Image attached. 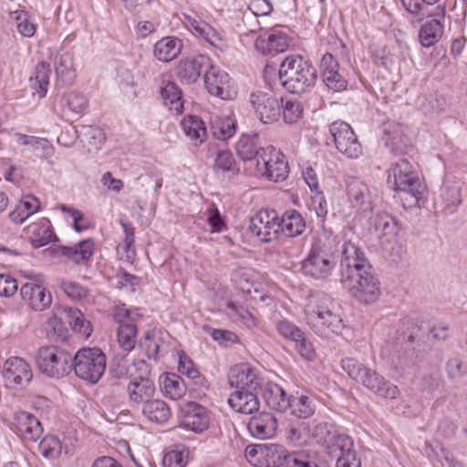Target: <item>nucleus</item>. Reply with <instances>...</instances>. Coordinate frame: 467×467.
I'll return each mask as SVG.
<instances>
[{
  "label": "nucleus",
  "instance_id": "1",
  "mask_svg": "<svg viewBox=\"0 0 467 467\" xmlns=\"http://www.w3.org/2000/svg\"><path fill=\"white\" fill-rule=\"evenodd\" d=\"M341 254L340 282L343 286L360 303L371 304L377 301L381 294L380 283L364 253L355 244L346 242Z\"/></svg>",
  "mask_w": 467,
  "mask_h": 467
},
{
  "label": "nucleus",
  "instance_id": "2",
  "mask_svg": "<svg viewBox=\"0 0 467 467\" xmlns=\"http://www.w3.org/2000/svg\"><path fill=\"white\" fill-rule=\"evenodd\" d=\"M279 78L288 92L301 94L315 86L317 73L303 57L290 56L280 66Z\"/></svg>",
  "mask_w": 467,
  "mask_h": 467
},
{
  "label": "nucleus",
  "instance_id": "3",
  "mask_svg": "<svg viewBox=\"0 0 467 467\" xmlns=\"http://www.w3.org/2000/svg\"><path fill=\"white\" fill-rule=\"evenodd\" d=\"M343 369L356 381L368 389L385 399H396L400 389L377 371L365 367L355 358H345L341 362Z\"/></svg>",
  "mask_w": 467,
  "mask_h": 467
},
{
  "label": "nucleus",
  "instance_id": "4",
  "mask_svg": "<svg viewBox=\"0 0 467 467\" xmlns=\"http://www.w3.org/2000/svg\"><path fill=\"white\" fill-rule=\"evenodd\" d=\"M112 318L119 325L117 340L119 347L126 352L131 351L137 343V323L142 315L137 308H129L123 303L116 304L112 307Z\"/></svg>",
  "mask_w": 467,
  "mask_h": 467
},
{
  "label": "nucleus",
  "instance_id": "5",
  "mask_svg": "<svg viewBox=\"0 0 467 467\" xmlns=\"http://www.w3.org/2000/svg\"><path fill=\"white\" fill-rule=\"evenodd\" d=\"M73 356L57 346L38 349L36 362L39 370L50 378H62L72 368Z\"/></svg>",
  "mask_w": 467,
  "mask_h": 467
},
{
  "label": "nucleus",
  "instance_id": "6",
  "mask_svg": "<svg viewBox=\"0 0 467 467\" xmlns=\"http://www.w3.org/2000/svg\"><path fill=\"white\" fill-rule=\"evenodd\" d=\"M72 368L78 378L96 383L105 372L106 356L98 348H82L74 356Z\"/></svg>",
  "mask_w": 467,
  "mask_h": 467
},
{
  "label": "nucleus",
  "instance_id": "7",
  "mask_svg": "<svg viewBox=\"0 0 467 467\" xmlns=\"http://www.w3.org/2000/svg\"><path fill=\"white\" fill-rule=\"evenodd\" d=\"M388 172V183L394 191L410 194L415 202L420 199L421 182L406 159L393 163Z\"/></svg>",
  "mask_w": 467,
  "mask_h": 467
},
{
  "label": "nucleus",
  "instance_id": "8",
  "mask_svg": "<svg viewBox=\"0 0 467 467\" xmlns=\"http://www.w3.org/2000/svg\"><path fill=\"white\" fill-rule=\"evenodd\" d=\"M289 452L279 444H254L245 448L247 461L257 467H281Z\"/></svg>",
  "mask_w": 467,
  "mask_h": 467
},
{
  "label": "nucleus",
  "instance_id": "9",
  "mask_svg": "<svg viewBox=\"0 0 467 467\" xmlns=\"http://www.w3.org/2000/svg\"><path fill=\"white\" fill-rule=\"evenodd\" d=\"M337 150L348 159H358L362 155V146L353 129L347 122L335 121L329 126Z\"/></svg>",
  "mask_w": 467,
  "mask_h": 467
},
{
  "label": "nucleus",
  "instance_id": "10",
  "mask_svg": "<svg viewBox=\"0 0 467 467\" xmlns=\"http://www.w3.org/2000/svg\"><path fill=\"white\" fill-rule=\"evenodd\" d=\"M308 324L321 337L337 334L344 327L343 319L335 311V306L319 305L316 311L307 316Z\"/></svg>",
  "mask_w": 467,
  "mask_h": 467
},
{
  "label": "nucleus",
  "instance_id": "11",
  "mask_svg": "<svg viewBox=\"0 0 467 467\" xmlns=\"http://www.w3.org/2000/svg\"><path fill=\"white\" fill-rule=\"evenodd\" d=\"M262 156L255 163V169L259 174L275 182H283L287 178L289 167L284 154L269 147Z\"/></svg>",
  "mask_w": 467,
  "mask_h": 467
},
{
  "label": "nucleus",
  "instance_id": "12",
  "mask_svg": "<svg viewBox=\"0 0 467 467\" xmlns=\"http://www.w3.org/2000/svg\"><path fill=\"white\" fill-rule=\"evenodd\" d=\"M228 382L232 388L257 392L265 383L260 371L248 363L237 364L228 373Z\"/></svg>",
  "mask_w": 467,
  "mask_h": 467
},
{
  "label": "nucleus",
  "instance_id": "13",
  "mask_svg": "<svg viewBox=\"0 0 467 467\" xmlns=\"http://www.w3.org/2000/svg\"><path fill=\"white\" fill-rule=\"evenodd\" d=\"M253 106L259 120L265 124L276 122L281 116L282 99L271 93L257 91L250 96Z\"/></svg>",
  "mask_w": 467,
  "mask_h": 467
},
{
  "label": "nucleus",
  "instance_id": "14",
  "mask_svg": "<svg viewBox=\"0 0 467 467\" xmlns=\"http://www.w3.org/2000/svg\"><path fill=\"white\" fill-rule=\"evenodd\" d=\"M249 231L263 243L276 239L280 232L277 213L275 211H259L251 218Z\"/></svg>",
  "mask_w": 467,
  "mask_h": 467
},
{
  "label": "nucleus",
  "instance_id": "15",
  "mask_svg": "<svg viewBox=\"0 0 467 467\" xmlns=\"http://www.w3.org/2000/svg\"><path fill=\"white\" fill-rule=\"evenodd\" d=\"M203 78L205 87L211 95L224 100L233 99L235 97L236 92L231 85L229 75L224 70L211 64Z\"/></svg>",
  "mask_w": 467,
  "mask_h": 467
},
{
  "label": "nucleus",
  "instance_id": "16",
  "mask_svg": "<svg viewBox=\"0 0 467 467\" xmlns=\"http://www.w3.org/2000/svg\"><path fill=\"white\" fill-rule=\"evenodd\" d=\"M211 67V59L205 55H198L192 58L182 59L176 67L177 78L185 84L198 80L202 72Z\"/></svg>",
  "mask_w": 467,
  "mask_h": 467
},
{
  "label": "nucleus",
  "instance_id": "17",
  "mask_svg": "<svg viewBox=\"0 0 467 467\" xmlns=\"http://www.w3.org/2000/svg\"><path fill=\"white\" fill-rule=\"evenodd\" d=\"M13 428L24 440L36 441L43 433L39 420L26 411H17L14 414Z\"/></svg>",
  "mask_w": 467,
  "mask_h": 467
},
{
  "label": "nucleus",
  "instance_id": "18",
  "mask_svg": "<svg viewBox=\"0 0 467 467\" xmlns=\"http://www.w3.org/2000/svg\"><path fill=\"white\" fill-rule=\"evenodd\" d=\"M336 265V258L308 253L302 262V270L306 275L326 279L332 274Z\"/></svg>",
  "mask_w": 467,
  "mask_h": 467
},
{
  "label": "nucleus",
  "instance_id": "19",
  "mask_svg": "<svg viewBox=\"0 0 467 467\" xmlns=\"http://www.w3.org/2000/svg\"><path fill=\"white\" fill-rule=\"evenodd\" d=\"M20 295L23 301L35 311H44L52 303V296L40 284L26 283L22 285Z\"/></svg>",
  "mask_w": 467,
  "mask_h": 467
},
{
  "label": "nucleus",
  "instance_id": "20",
  "mask_svg": "<svg viewBox=\"0 0 467 467\" xmlns=\"http://www.w3.org/2000/svg\"><path fill=\"white\" fill-rule=\"evenodd\" d=\"M182 425L194 432H202L209 426L207 410L195 402H188L182 410Z\"/></svg>",
  "mask_w": 467,
  "mask_h": 467
},
{
  "label": "nucleus",
  "instance_id": "21",
  "mask_svg": "<svg viewBox=\"0 0 467 467\" xmlns=\"http://www.w3.org/2000/svg\"><path fill=\"white\" fill-rule=\"evenodd\" d=\"M2 374L6 384L10 385H23L32 379L29 364L17 357H13L5 362Z\"/></svg>",
  "mask_w": 467,
  "mask_h": 467
},
{
  "label": "nucleus",
  "instance_id": "22",
  "mask_svg": "<svg viewBox=\"0 0 467 467\" xmlns=\"http://www.w3.org/2000/svg\"><path fill=\"white\" fill-rule=\"evenodd\" d=\"M290 46L288 36L280 31L273 30L268 36H259L254 42L255 48L265 56H275L285 52Z\"/></svg>",
  "mask_w": 467,
  "mask_h": 467
},
{
  "label": "nucleus",
  "instance_id": "23",
  "mask_svg": "<svg viewBox=\"0 0 467 467\" xmlns=\"http://www.w3.org/2000/svg\"><path fill=\"white\" fill-rule=\"evenodd\" d=\"M57 315L60 320L68 323L74 332L88 337L92 333V327L88 320L84 317L83 313L76 308L67 306H57Z\"/></svg>",
  "mask_w": 467,
  "mask_h": 467
},
{
  "label": "nucleus",
  "instance_id": "24",
  "mask_svg": "<svg viewBox=\"0 0 467 467\" xmlns=\"http://www.w3.org/2000/svg\"><path fill=\"white\" fill-rule=\"evenodd\" d=\"M247 429L251 435L257 439L272 438L277 429L276 418L269 412H262L257 416H253L247 424Z\"/></svg>",
  "mask_w": 467,
  "mask_h": 467
},
{
  "label": "nucleus",
  "instance_id": "25",
  "mask_svg": "<svg viewBox=\"0 0 467 467\" xmlns=\"http://www.w3.org/2000/svg\"><path fill=\"white\" fill-rule=\"evenodd\" d=\"M130 401L145 405L155 394V385L149 378H131L127 386Z\"/></svg>",
  "mask_w": 467,
  "mask_h": 467
},
{
  "label": "nucleus",
  "instance_id": "26",
  "mask_svg": "<svg viewBox=\"0 0 467 467\" xmlns=\"http://www.w3.org/2000/svg\"><path fill=\"white\" fill-rule=\"evenodd\" d=\"M26 232L32 246L35 248L45 246L57 240L52 230L51 223L47 218H42L38 222L29 224Z\"/></svg>",
  "mask_w": 467,
  "mask_h": 467
},
{
  "label": "nucleus",
  "instance_id": "27",
  "mask_svg": "<svg viewBox=\"0 0 467 467\" xmlns=\"http://www.w3.org/2000/svg\"><path fill=\"white\" fill-rule=\"evenodd\" d=\"M228 405L236 412L252 414L259 409L257 392L236 389L230 395Z\"/></svg>",
  "mask_w": 467,
  "mask_h": 467
},
{
  "label": "nucleus",
  "instance_id": "28",
  "mask_svg": "<svg viewBox=\"0 0 467 467\" xmlns=\"http://www.w3.org/2000/svg\"><path fill=\"white\" fill-rule=\"evenodd\" d=\"M259 138L257 135H243L236 143L235 149L237 155L244 161H253L254 164L260 160L267 150L259 146Z\"/></svg>",
  "mask_w": 467,
  "mask_h": 467
},
{
  "label": "nucleus",
  "instance_id": "29",
  "mask_svg": "<svg viewBox=\"0 0 467 467\" xmlns=\"http://www.w3.org/2000/svg\"><path fill=\"white\" fill-rule=\"evenodd\" d=\"M370 227L379 237H395L400 231L397 219L387 212H379L370 218Z\"/></svg>",
  "mask_w": 467,
  "mask_h": 467
},
{
  "label": "nucleus",
  "instance_id": "30",
  "mask_svg": "<svg viewBox=\"0 0 467 467\" xmlns=\"http://www.w3.org/2000/svg\"><path fill=\"white\" fill-rule=\"evenodd\" d=\"M263 388V398L269 408L281 412L288 410L290 398L279 385L266 382Z\"/></svg>",
  "mask_w": 467,
  "mask_h": 467
},
{
  "label": "nucleus",
  "instance_id": "31",
  "mask_svg": "<svg viewBox=\"0 0 467 467\" xmlns=\"http://www.w3.org/2000/svg\"><path fill=\"white\" fill-rule=\"evenodd\" d=\"M337 237L329 230L323 228L317 233L309 253L336 258Z\"/></svg>",
  "mask_w": 467,
  "mask_h": 467
},
{
  "label": "nucleus",
  "instance_id": "32",
  "mask_svg": "<svg viewBox=\"0 0 467 467\" xmlns=\"http://www.w3.org/2000/svg\"><path fill=\"white\" fill-rule=\"evenodd\" d=\"M280 231L288 237L302 234L306 229V222L296 210L286 211L282 218L278 217Z\"/></svg>",
  "mask_w": 467,
  "mask_h": 467
},
{
  "label": "nucleus",
  "instance_id": "33",
  "mask_svg": "<svg viewBox=\"0 0 467 467\" xmlns=\"http://www.w3.org/2000/svg\"><path fill=\"white\" fill-rule=\"evenodd\" d=\"M325 450L331 459L337 461L354 451L353 441L345 434H333L325 441Z\"/></svg>",
  "mask_w": 467,
  "mask_h": 467
},
{
  "label": "nucleus",
  "instance_id": "34",
  "mask_svg": "<svg viewBox=\"0 0 467 467\" xmlns=\"http://www.w3.org/2000/svg\"><path fill=\"white\" fill-rule=\"evenodd\" d=\"M182 41L173 36L164 37L154 46V56L162 62H169L176 58L182 50Z\"/></svg>",
  "mask_w": 467,
  "mask_h": 467
},
{
  "label": "nucleus",
  "instance_id": "35",
  "mask_svg": "<svg viewBox=\"0 0 467 467\" xmlns=\"http://www.w3.org/2000/svg\"><path fill=\"white\" fill-rule=\"evenodd\" d=\"M93 246L94 243L92 240L88 239L79 242L74 247L61 246L59 247V251L64 256L80 265L86 264L92 256L94 252Z\"/></svg>",
  "mask_w": 467,
  "mask_h": 467
},
{
  "label": "nucleus",
  "instance_id": "36",
  "mask_svg": "<svg viewBox=\"0 0 467 467\" xmlns=\"http://www.w3.org/2000/svg\"><path fill=\"white\" fill-rule=\"evenodd\" d=\"M51 69L49 65L44 61L39 62L36 67L33 76L30 77V87L34 89L33 94L39 98L46 96Z\"/></svg>",
  "mask_w": 467,
  "mask_h": 467
},
{
  "label": "nucleus",
  "instance_id": "37",
  "mask_svg": "<svg viewBox=\"0 0 467 467\" xmlns=\"http://www.w3.org/2000/svg\"><path fill=\"white\" fill-rule=\"evenodd\" d=\"M142 412L150 420L157 423H164L171 416L170 407L161 400L150 399L143 405Z\"/></svg>",
  "mask_w": 467,
  "mask_h": 467
},
{
  "label": "nucleus",
  "instance_id": "38",
  "mask_svg": "<svg viewBox=\"0 0 467 467\" xmlns=\"http://www.w3.org/2000/svg\"><path fill=\"white\" fill-rule=\"evenodd\" d=\"M182 127L186 136L195 145L202 143L206 138L204 122L197 116H188L182 120Z\"/></svg>",
  "mask_w": 467,
  "mask_h": 467
},
{
  "label": "nucleus",
  "instance_id": "39",
  "mask_svg": "<svg viewBox=\"0 0 467 467\" xmlns=\"http://www.w3.org/2000/svg\"><path fill=\"white\" fill-rule=\"evenodd\" d=\"M160 385L164 395L171 400L184 396L186 386L183 379L176 374H167L161 378Z\"/></svg>",
  "mask_w": 467,
  "mask_h": 467
},
{
  "label": "nucleus",
  "instance_id": "40",
  "mask_svg": "<svg viewBox=\"0 0 467 467\" xmlns=\"http://www.w3.org/2000/svg\"><path fill=\"white\" fill-rule=\"evenodd\" d=\"M55 70L57 78L66 85H71L75 79L73 59L70 54H57L55 57Z\"/></svg>",
  "mask_w": 467,
  "mask_h": 467
},
{
  "label": "nucleus",
  "instance_id": "41",
  "mask_svg": "<svg viewBox=\"0 0 467 467\" xmlns=\"http://www.w3.org/2000/svg\"><path fill=\"white\" fill-rule=\"evenodd\" d=\"M288 410H290L293 415L301 419H306L315 412V400L306 395L290 398Z\"/></svg>",
  "mask_w": 467,
  "mask_h": 467
},
{
  "label": "nucleus",
  "instance_id": "42",
  "mask_svg": "<svg viewBox=\"0 0 467 467\" xmlns=\"http://www.w3.org/2000/svg\"><path fill=\"white\" fill-rule=\"evenodd\" d=\"M442 35L441 22L433 18L426 22L420 30V40L422 46L431 47L435 44Z\"/></svg>",
  "mask_w": 467,
  "mask_h": 467
},
{
  "label": "nucleus",
  "instance_id": "43",
  "mask_svg": "<svg viewBox=\"0 0 467 467\" xmlns=\"http://www.w3.org/2000/svg\"><path fill=\"white\" fill-rule=\"evenodd\" d=\"M317 455L309 451L289 452L281 467H318L316 462Z\"/></svg>",
  "mask_w": 467,
  "mask_h": 467
},
{
  "label": "nucleus",
  "instance_id": "44",
  "mask_svg": "<svg viewBox=\"0 0 467 467\" xmlns=\"http://www.w3.org/2000/svg\"><path fill=\"white\" fill-rule=\"evenodd\" d=\"M211 129L215 138L225 140L234 136L236 125L235 121L230 117L215 118L211 122Z\"/></svg>",
  "mask_w": 467,
  "mask_h": 467
},
{
  "label": "nucleus",
  "instance_id": "45",
  "mask_svg": "<svg viewBox=\"0 0 467 467\" xmlns=\"http://www.w3.org/2000/svg\"><path fill=\"white\" fill-rule=\"evenodd\" d=\"M161 95L167 106L171 109L181 112L182 109V91L178 88L175 83L168 81L161 88Z\"/></svg>",
  "mask_w": 467,
  "mask_h": 467
},
{
  "label": "nucleus",
  "instance_id": "46",
  "mask_svg": "<svg viewBox=\"0 0 467 467\" xmlns=\"http://www.w3.org/2000/svg\"><path fill=\"white\" fill-rule=\"evenodd\" d=\"M348 194L356 206L363 207L368 203V189L358 179H353L348 182Z\"/></svg>",
  "mask_w": 467,
  "mask_h": 467
},
{
  "label": "nucleus",
  "instance_id": "47",
  "mask_svg": "<svg viewBox=\"0 0 467 467\" xmlns=\"http://www.w3.org/2000/svg\"><path fill=\"white\" fill-rule=\"evenodd\" d=\"M79 137L83 143L88 145V150H98L105 140L103 131L92 126H84L79 131Z\"/></svg>",
  "mask_w": 467,
  "mask_h": 467
},
{
  "label": "nucleus",
  "instance_id": "48",
  "mask_svg": "<svg viewBox=\"0 0 467 467\" xmlns=\"http://www.w3.org/2000/svg\"><path fill=\"white\" fill-rule=\"evenodd\" d=\"M404 8L411 15L420 17L422 20L424 16H431L430 6L435 5L440 0H400Z\"/></svg>",
  "mask_w": 467,
  "mask_h": 467
},
{
  "label": "nucleus",
  "instance_id": "49",
  "mask_svg": "<svg viewBox=\"0 0 467 467\" xmlns=\"http://www.w3.org/2000/svg\"><path fill=\"white\" fill-rule=\"evenodd\" d=\"M383 140H385V144L390 147L396 153H403L406 151L405 149L407 146L403 141L404 137L399 127L385 128Z\"/></svg>",
  "mask_w": 467,
  "mask_h": 467
},
{
  "label": "nucleus",
  "instance_id": "50",
  "mask_svg": "<svg viewBox=\"0 0 467 467\" xmlns=\"http://www.w3.org/2000/svg\"><path fill=\"white\" fill-rule=\"evenodd\" d=\"M283 120L285 123L293 124L297 122L303 115V106L300 101L296 99H282Z\"/></svg>",
  "mask_w": 467,
  "mask_h": 467
},
{
  "label": "nucleus",
  "instance_id": "51",
  "mask_svg": "<svg viewBox=\"0 0 467 467\" xmlns=\"http://www.w3.org/2000/svg\"><path fill=\"white\" fill-rule=\"evenodd\" d=\"M12 20L16 21L17 31L26 37L33 36L36 33V26L28 19V15L23 10H16L10 13Z\"/></svg>",
  "mask_w": 467,
  "mask_h": 467
},
{
  "label": "nucleus",
  "instance_id": "52",
  "mask_svg": "<svg viewBox=\"0 0 467 467\" xmlns=\"http://www.w3.org/2000/svg\"><path fill=\"white\" fill-rule=\"evenodd\" d=\"M275 328L282 337L293 342L299 340L304 333L296 325L287 319L275 321Z\"/></svg>",
  "mask_w": 467,
  "mask_h": 467
},
{
  "label": "nucleus",
  "instance_id": "53",
  "mask_svg": "<svg viewBox=\"0 0 467 467\" xmlns=\"http://www.w3.org/2000/svg\"><path fill=\"white\" fill-rule=\"evenodd\" d=\"M39 449L45 457L56 458L62 451V444L57 436L47 435L40 441Z\"/></svg>",
  "mask_w": 467,
  "mask_h": 467
},
{
  "label": "nucleus",
  "instance_id": "54",
  "mask_svg": "<svg viewBox=\"0 0 467 467\" xmlns=\"http://www.w3.org/2000/svg\"><path fill=\"white\" fill-rule=\"evenodd\" d=\"M119 223L125 233V238L123 242L119 244L118 249L122 250L126 254L127 259L130 260L135 254V251L133 249L135 240L134 228L130 223H125L122 220Z\"/></svg>",
  "mask_w": 467,
  "mask_h": 467
},
{
  "label": "nucleus",
  "instance_id": "55",
  "mask_svg": "<svg viewBox=\"0 0 467 467\" xmlns=\"http://www.w3.org/2000/svg\"><path fill=\"white\" fill-rule=\"evenodd\" d=\"M189 451L185 449L167 451L162 459L163 467H184L188 461Z\"/></svg>",
  "mask_w": 467,
  "mask_h": 467
},
{
  "label": "nucleus",
  "instance_id": "56",
  "mask_svg": "<svg viewBox=\"0 0 467 467\" xmlns=\"http://www.w3.org/2000/svg\"><path fill=\"white\" fill-rule=\"evenodd\" d=\"M249 10V13L244 15V22L254 21L257 16H268L273 8L271 4L266 0H254Z\"/></svg>",
  "mask_w": 467,
  "mask_h": 467
},
{
  "label": "nucleus",
  "instance_id": "57",
  "mask_svg": "<svg viewBox=\"0 0 467 467\" xmlns=\"http://www.w3.org/2000/svg\"><path fill=\"white\" fill-rule=\"evenodd\" d=\"M59 287L72 300H81L88 295V290L77 282L61 280Z\"/></svg>",
  "mask_w": 467,
  "mask_h": 467
},
{
  "label": "nucleus",
  "instance_id": "58",
  "mask_svg": "<svg viewBox=\"0 0 467 467\" xmlns=\"http://www.w3.org/2000/svg\"><path fill=\"white\" fill-rule=\"evenodd\" d=\"M201 36L203 37L211 46L223 51L227 48L228 45L226 40L220 36L210 25H202Z\"/></svg>",
  "mask_w": 467,
  "mask_h": 467
},
{
  "label": "nucleus",
  "instance_id": "59",
  "mask_svg": "<svg viewBox=\"0 0 467 467\" xmlns=\"http://www.w3.org/2000/svg\"><path fill=\"white\" fill-rule=\"evenodd\" d=\"M227 308L231 310L230 315L235 321H239L248 327L255 326V318L247 309L232 302L227 303Z\"/></svg>",
  "mask_w": 467,
  "mask_h": 467
},
{
  "label": "nucleus",
  "instance_id": "60",
  "mask_svg": "<svg viewBox=\"0 0 467 467\" xmlns=\"http://www.w3.org/2000/svg\"><path fill=\"white\" fill-rule=\"evenodd\" d=\"M214 169L223 172L232 171L236 173L237 170L235 169V161L233 154L229 150L219 151L215 158Z\"/></svg>",
  "mask_w": 467,
  "mask_h": 467
},
{
  "label": "nucleus",
  "instance_id": "61",
  "mask_svg": "<svg viewBox=\"0 0 467 467\" xmlns=\"http://www.w3.org/2000/svg\"><path fill=\"white\" fill-rule=\"evenodd\" d=\"M139 347L144 351V354L149 358L157 359L160 346L154 337V335L147 331L143 337L139 341Z\"/></svg>",
  "mask_w": 467,
  "mask_h": 467
},
{
  "label": "nucleus",
  "instance_id": "62",
  "mask_svg": "<svg viewBox=\"0 0 467 467\" xmlns=\"http://www.w3.org/2000/svg\"><path fill=\"white\" fill-rule=\"evenodd\" d=\"M61 211L67 213L73 218V226L77 232H81L89 227V222L84 217V214L73 207L62 204Z\"/></svg>",
  "mask_w": 467,
  "mask_h": 467
},
{
  "label": "nucleus",
  "instance_id": "63",
  "mask_svg": "<svg viewBox=\"0 0 467 467\" xmlns=\"http://www.w3.org/2000/svg\"><path fill=\"white\" fill-rule=\"evenodd\" d=\"M323 78L327 88L334 89L335 91L343 90L347 88V81L338 73V69L334 71L329 70L324 73Z\"/></svg>",
  "mask_w": 467,
  "mask_h": 467
},
{
  "label": "nucleus",
  "instance_id": "64",
  "mask_svg": "<svg viewBox=\"0 0 467 467\" xmlns=\"http://www.w3.org/2000/svg\"><path fill=\"white\" fill-rule=\"evenodd\" d=\"M16 291V280L9 275L0 274V296L11 297Z\"/></svg>",
  "mask_w": 467,
  "mask_h": 467
}]
</instances>
